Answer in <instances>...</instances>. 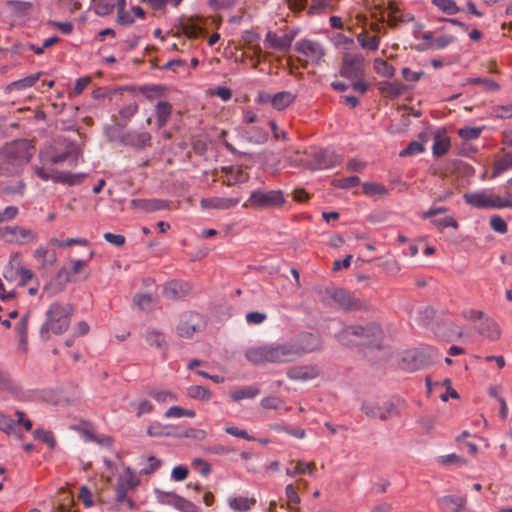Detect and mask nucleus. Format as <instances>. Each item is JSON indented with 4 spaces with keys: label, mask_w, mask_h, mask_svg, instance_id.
I'll use <instances>...</instances> for the list:
<instances>
[{
    "label": "nucleus",
    "mask_w": 512,
    "mask_h": 512,
    "mask_svg": "<svg viewBox=\"0 0 512 512\" xmlns=\"http://www.w3.org/2000/svg\"><path fill=\"white\" fill-rule=\"evenodd\" d=\"M80 150L74 146H69L63 153H51L50 151H41L39 154L41 166H36L34 171L43 181L52 180L56 183L69 186L77 185L83 182L85 174H73L69 172H60L53 168L54 165L67 162L68 166L74 167L78 163Z\"/></svg>",
    "instance_id": "obj_1"
},
{
    "label": "nucleus",
    "mask_w": 512,
    "mask_h": 512,
    "mask_svg": "<svg viewBox=\"0 0 512 512\" xmlns=\"http://www.w3.org/2000/svg\"><path fill=\"white\" fill-rule=\"evenodd\" d=\"M295 351L290 341L272 342L251 347L245 353L246 359L255 365L285 364L296 361Z\"/></svg>",
    "instance_id": "obj_2"
},
{
    "label": "nucleus",
    "mask_w": 512,
    "mask_h": 512,
    "mask_svg": "<svg viewBox=\"0 0 512 512\" xmlns=\"http://www.w3.org/2000/svg\"><path fill=\"white\" fill-rule=\"evenodd\" d=\"M29 161L27 145L23 141L7 144L0 150V176L13 175Z\"/></svg>",
    "instance_id": "obj_3"
},
{
    "label": "nucleus",
    "mask_w": 512,
    "mask_h": 512,
    "mask_svg": "<svg viewBox=\"0 0 512 512\" xmlns=\"http://www.w3.org/2000/svg\"><path fill=\"white\" fill-rule=\"evenodd\" d=\"M72 308L70 305H62L54 302L46 311V320L40 329V335L43 339L49 338V333L62 334L70 324Z\"/></svg>",
    "instance_id": "obj_4"
},
{
    "label": "nucleus",
    "mask_w": 512,
    "mask_h": 512,
    "mask_svg": "<svg viewBox=\"0 0 512 512\" xmlns=\"http://www.w3.org/2000/svg\"><path fill=\"white\" fill-rule=\"evenodd\" d=\"M382 337V330L377 324L362 326H347L338 334V340L344 345L362 343L367 345H376Z\"/></svg>",
    "instance_id": "obj_5"
},
{
    "label": "nucleus",
    "mask_w": 512,
    "mask_h": 512,
    "mask_svg": "<svg viewBox=\"0 0 512 512\" xmlns=\"http://www.w3.org/2000/svg\"><path fill=\"white\" fill-rule=\"evenodd\" d=\"M464 201L477 209H501L512 208V201L485 191L468 192L463 195Z\"/></svg>",
    "instance_id": "obj_6"
},
{
    "label": "nucleus",
    "mask_w": 512,
    "mask_h": 512,
    "mask_svg": "<svg viewBox=\"0 0 512 512\" xmlns=\"http://www.w3.org/2000/svg\"><path fill=\"white\" fill-rule=\"evenodd\" d=\"M139 483L140 480L138 476L135 473H133L129 467H127L124 473L117 480L115 488V497L117 504L125 509H133L134 502L131 498L127 497V492L137 487Z\"/></svg>",
    "instance_id": "obj_7"
},
{
    "label": "nucleus",
    "mask_w": 512,
    "mask_h": 512,
    "mask_svg": "<svg viewBox=\"0 0 512 512\" xmlns=\"http://www.w3.org/2000/svg\"><path fill=\"white\" fill-rule=\"evenodd\" d=\"M285 203L286 199L281 190H255L251 192L250 197L243 204V207L278 208L283 206Z\"/></svg>",
    "instance_id": "obj_8"
},
{
    "label": "nucleus",
    "mask_w": 512,
    "mask_h": 512,
    "mask_svg": "<svg viewBox=\"0 0 512 512\" xmlns=\"http://www.w3.org/2000/svg\"><path fill=\"white\" fill-rule=\"evenodd\" d=\"M37 233L32 229L23 226L13 225L0 228V240L17 246H24L34 243Z\"/></svg>",
    "instance_id": "obj_9"
},
{
    "label": "nucleus",
    "mask_w": 512,
    "mask_h": 512,
    "mask_svg": "<svg viewBox=\"0 0 512 512\" xmlns=\"http://www.w3.org/2000/svg\"><path fill=\"white\" fill-rule=\"evenodd\" d=\"M398 403H401L399 400L397 403L394 401H365L362 403L361 410L362 412L371 419H379V420H387L392 416H397L400 414L398 409Z\"/></svg>",
    "instance_id": "obj_10"
},
{
    "label": "nucleus",
    "mask_w": 512,
    "mask_h": 512,
    "mask_svg": "<svg viewBox=\"0 0 512 512\" xmlns=\"http://www.w3.org/2000/svg\"><path fill=\"white\" fill-rule=\"evenodd\" d=\"M295 50L306 58V63L319 65L325 56L322 44L309 39H303L295 44Z\"/></svg>",
    "instance_id": "obj_11"
},
{
    "label": "nucleus",
    "mask_w": 512,
    "mask_h": 512,
    "mask_svg": "<svg viewBox=\"0 0 512 512\" xmlns=\"http://www.w3.org/2000/svg\"><path fill=\"white\" fill-rule=\"evenodd\" d=\"M340 74L348 79H361L364 76V58L360 55L346 54L343 58Z\"/></svg>",
    "instance_id": "obj_12"
},
{
    "label": "nucleus",
    "mask_w": 512,
    "mask_h": 512,
    "mask_svg": "<svg viewBox=\"0 0 512 512\" xmlns=\"http://www.w3.org/2000/svg\"><path fill=\"white\" fill-rule=\"evenodd\" d=\"M107 135L110 141H118L123 145L137 148H144L151 142V135L148 132L129 131L117 138L110 132Z\"/></svg>",
    "instance_id": "obj_13"
},
{
    "label": "nucleus",
    "mask_w": 512,
    "mask_h": 512,
    "mask_svg": "<svg viewBox=\"0 0 512 512\" xmlns=\"http://www.w3.org/2000/svg\"><path fill=\"white\" fill-rule=\"evenodd\" d=\"M290 343L296 353V360L307 353L317 350L321 346L320 339L311 333L303 334L298 338L291 340Z\"/></svg>",
    "instance_id": "obj_14"
},
{
    "label": "nucleus",
    "mask_w": 512,
    "mask_h": 512,
    "mask_svg": "<svg viewBox=\"0 0 512 512\" xmlns=\"http://www.w3.org/2000/svg\"><path fill=\"white\" fill-rule=\"evenodd\" d=\"M338 163H340V158L337 154L331 151L319 150L313 154L310 165L314 170H325L336 166Z\"/></svg>",
    "instance_id": "obj_15"
},
{
    "label": "nucleus",
    "mask_w": 512,
    "mask_h": 512,
    "mask_svg": "<svg viewBox=\"0 0 512 512\" xmlns=\"http://www.w3.org/2000/svg\"><path fill=\"white\" fill-rule=\"evenodd\" d=\"M320 374V369L316 365H304L291 367L287 370L286 375L293 381H309L317 378Z\"/></svg>",
    "instance_id": "obj_16"
},
{
    "label": "nucleus",
    "mask_w": 512,
    "mask_h": 512,
    "mask_svg": "<svg viewBox=\"0 0 512 512\" xmlns=\"http://www.w3.org/2000/svg\"><path fill=\"white\" fill-rule=\"evenodd\" d=\"M295 37L294 33H285L281 36L277 35V33L269 31L265 37V43L268 47L286 52L290 49L293 39Z\"/></svg>",
    "instance_id": "obj_17"
},
{
    "label": "nucleus",
    "mask_w": 512,
    "mask_h": 512,
    "mask_svg": "<svg viewBox=\"0 0 512 512\" xmlns=\"http://www.w3.org/2000/svg\"><path fill=\"white\" fill-rule=\"evenodd\" d=\"M190 291L191 286L189 283L180 280H172L163 286V294L170 300L181 299L187 296Z\"/></svg>",
    "instance_id": "obj_18"
},
{
    "label": "nucleus",
    "mask_w": 512,
    "mask_h": 512,
    "mask_svg": "<svg viewBox=\"0 0 512 512\" xmlns=\"http://www.w3.org/2000/svg\"><path fill=\"white\" fill-rule=\"evenodd\" d=\"M240 202L239 198H228V197H208L203 198L200 201V206L203 209H216V210H228L235 207Z\"/></svg>",
    "instance_id": "obj_19"
},
{
    "label": "nucleus",
    "mask_w": 512,
    "mask_h": 512,
    "mask_svg": "<svg viewBox=\"0 0 512 512\" xmlns=\"http://www.w3.org/2000/svg\"><path fill=\"white\" fill-rule=\"evenodd\" d=\"M467 502L465 495H444L437 499L438 507L447 512H460Z\"/></svg>",
    "instance_id": "obj_20"
},
{
    "label": "nucleus",
    "mask_w": 512,
    "mask_h": 512,
    "mask_svg": "<svg viewBox=\"0 0 512 512\" xmlns=\"http://www.w3.org/2000/svg\"><path fill=\"white\" fill-rule=\"evenodd\" d=\"M132 209L141 212H155L167 207V203L160 199H133L130 202Z\"/></svg>",
    "instance_id": "obj_21"
},
{
    "label": "nucleus",
    "mask_w": 512,
    "mask_h": 512,
    "mask_svg": "<svg viewBox=\"0 0 512 512\" xmlns=\"http://www.w3.org/2000/svg\"><path fill=\"white\" fill-rule=\"evenodd\" d=\"M22 268V256L19 252L12 253L8 264L3 270V277L9 282L15 281L19 277Z\"/></svg>",
    "instance_id": "obj_22"
},
{
    "label": "nucleus",
    "mask_w": 512,
    "mask_h": 512,
    "mask_svg": "<svg viewBox=\"0 0 512 512\" xmlns=\"http://www.w3.org/2000/svg\"><path fill=\"white\" fill-rule=\"evenodd\" d=\"M70 274L65 268H61L57 272V281H51L47 285L44 286L42 294H47L48 297H51L64 289V285L69 282Z\"/></svg>",
    "instance_id": "obj_23"
},
{
    "label": "nucleus",
    "mask_w": 512,
    "mask_h": 512,
    "mask_svg": "<svg viewBox=\"0 0 512 512\" xmlns=\"http://www.w3.org/2000/svg\"><path fill=\"white\" fill-rule=\"evenodd\" d=\"M158 500L160 503L173 506L180 511L186 512L191 507V503L189 501L173 492H159Z\"/></svg>",
    "instance_id": "obj_24"
},
{
    "label": "nucleus",
    "mask_w": 512,
    "mask_h": 512,
    "mask_svg": "<svg viewBox=\"0 0 512 512\" xmlns=\"http://www.w3.org/2000/svg\"><path fill=\"white\" fill-rule=\"evenodd\" d=\"M222 171L226 174V179L223 183L227 186L244 183L249 179L248 173L239 166L224 167Z\"/></svg>",
    "instance_id": "obj_25"
},
{
    "label": "nucleus",
    "mask_w": 512,
    "mask_h": 512,
    "mask_svg": "<svg viewBox=\"0 0 512 512\" xmlns=\"http://www.w3.org/2000/svg\"><path fill=\"white\" fill-rule=\"evenodd\" d=\"M477 329L482 336L488 338L491 341L498 340L501 335V330L498 324L489 317H484Z\"/></svg>",
    "instance_id": "obj_26"
},
{
    "label": "nucleus",
    "mask_w": 512,
    "mask_h": 512,
    "mask_svg": "<svg viewBox=\"0 0 512 512\" xmlns=\"http://www.w3.org/2000/svg\"><path fill=\"white\" fill-rule=\"evenodd\" d=\"M316 463L315 462H305L303 460H298L295 462V466L293 468H286V475L289 477H295L299 474L307 473L308 475L314 477L316 475Z\"/></svg>",
    "instance_id": "obj_27"
},
{
    "label": "nucleus",
    "mask_w": 512,
    "mask_h": 512,
    "mask_svg": "<svg viewBox=\"0 0 512 512\" xmlns=\"http://www.w3.org/2000/svg\"><path fill=\"white\" fill-rule=\"evenodd\" d=\"M198 316L195 314L185 315L177 326V333L180 337L189 338L196 331L195 321Z\"/></svg>",
    "instance_id": "obj_28"
},
{
    "label": "nucleus",
    "mask_w": 512,
    "mask_h": 512,
    "mask_svg": "<svg viewBox=\"0 0 512 512\" xmlns=\"http://www.w3.org/2000/svg\"><path fill=\"white\" fill-rule=\"evenodd\" d=\"M256 500L255 498H249L246 496H237V497H230L227 500L228 506L234 510L239 512H247L250 511L253 506L255 505Z\"/></svg>",
    "instance_id": "obj_29"
},
{
    "label": "nucleus",
    "mask_w": 512,
    "mask_h": 512,
    "mask_svg": "<svg viewBox=\"0 0 512 512\" xmlns=\"http://www.w3.org/2000/svg\"><path fill=\"white\" fill-rule=\"evenodd\" d=\"M156 112V125L161 129L168 122L172 114V105L167 101H159L155 107Z\"/></svg>",
    "instance_id": "obj_30"
},
{
    "label": "nucleus",
    "mask_w": 512,
    "mask_h": 512,
    "mask_svg": "<svg viewBox=\"0 0 512 512\" xmlns=\"http://www.w3.org/2000/svg\"><path fill=\"white\" fill-rule=\"evenodd\" d=\"M379 91L384 97L396 98L404 92V86L398 82H381Z\"/></svg>",
    "instance_id": "obj_31"
},
{
    "label": "nucleus",
    "mask_w": 512,
    "mask_h": 512,
    "mask_svg": "<svg viewBox=\"0 0 512 512\" xmlns=\"http://www.w3.org/2000/svg\"><path fill=\"white\" fill-rule=\"evenodd\" d=\"M295 99V95L288 91L276 93L272 98V105L277 110L288 107Z\"/></svg>",
    "instance_id": "obj_32"
},
{
    "label": "nucleus",
    "mask_w": 512,
    "mask_h": 512,
    "mask_svg": "<svg viewBox=\"0 0 512 512\" xmlns=\"http://www.w3.org/2000/svg\"><path fill=\"white\" fill-rule=\"evenodd\" d=\"M331 297L334 299L336 303H338L341 307L349 309L354 306V301L349 292L343 289H334L331 292Z\"/></svg>",
    "instance_id": "obj_33"
},
{
    "label": "nucleus",
    "mask_w": 512,
    "mask_h": 512,
    "mask_svg": "<svg viewBox=\"0 0 512 512\" xmlns=\"http://www.w3.org/2000/svg\"><path fill=\"white\" fill-rule=\"evenodd\" d=\"M41 72L31 74L8 85V90H23L32 87L40 78Z\"/></svg>",
    "instance_id": "obj_34"
},
{
    "label": "nucleus",
    "mask_w": 512,
    "mask_h": 512,
    "mask_svg": "<svg viewBox=\"0 0 512 512\" xmlns=\"http://www.w3.org/2000/svg\"><path fill=\"white\" fill-rule=\"evenodd\" d=\"M450 148V139L446 136L437 134L434 137V144L432 147L433 155L435 157H441L445 155Z\"/></svg>",
    "instance_id": "obj_35"
},
{
    "label": "nucleus",
    "mask_w": 512,
    "mask_h": 512,
    "mask_svg": "<svg viewBox=\"0 0 512 512\" xmlns=\"http://www.w3.org/2000/svg\"><path fill=\"white\" fill-rule=\"evenodd\" d=\"M362 190L363 193L367 196H374V195H380V196H386L388 195V188L381 184L376 182H365L362 184Z\"/></svg>",
    "instance_id": "obj_36"
},
{
    "label": "nucleus",
    "mask_w": 512,
    "mask_h": 512,
    "mask_svg": "<svg viewBox=\"0 0 512 512\" xmlns=\"http://www.w3.org/2000/svg\"><path fill=\"white\" fill-rule=\"evenodd\" d=\"M260 393V390L254 386H248L236 389L230 392V397L234 401H240L246 398H254Z\"/></svg>",
    "instance_id": "obj_37"
},
{
    "label": "nucleus",
    "mask_w": 512,
    "mask_h": 512,
    "mask_svg": "<svg viewBox=\"0 0 512 512\" xmlns=\"http://www.w3.org/2000/svg\"><path fill=\"white\" fill-rule=\"evenodd\" d=\"M147 433L150 436H155V437H159V436H174V437H176V432H173V428L171 426L163 425L158 422L152 423L147 428Z\"/></svg>",
    "instance_id": "obj_38"
},
{
    "label": "nucleus",
    "mask_w": 512,
    "mask_h": 512,
    "mask_svg": "<svg viewBox=\"0 0 512 512\" xmlns=\"http://www.w3.org/2000/svg\"><path fill=\"white\" fill-rule=\"evenodd\" d=\"M357 41L363 49L376 51L379 48L380 37L379 36H367L365 33L357 35Z\"/></svg>",
    "instance_id": "obj_39"
},
{
    "label": "nucleus",
    "mask_w": 512,
    "mask_h": 512,
    "mask_svg": "<svg viewBox=\"0 0 512 512\" xmlns=\"http://www.w3.org/2000/svg\"><path fill=\"white\" fill-rule=\"evenodd\" d=\"M512 168V153H505L500 159H498L493 166V177H496L504 171Z\"/></svg>",
    "instance_id": "obj_40"
},
{
    "label": "nucleus",
    "mask_w": 512,
    "mask_h": 512,
    "mask_svg": "<svg viewBox=\"0 0 512 512\" xmlns=\"http://www.w3.org/2000/svg\"><path fill=\"white\" fill-rule=\"evenodd\" d=\"M431 3L447 15H455L460 11L454 0H431Z\"/></svg>",
    "instance_id": "obj_41"
},
{
    "label": "nucleus",
    "mask_w": 512,
    "mask_h": 512,
    "mask_svg": "<svg viewBox=\"0 0 512 512\" xmlns=\"http://www.w3.org/2000/svg\"><path fill=\"white\" fill-rule=\"evenodd\" d=\"M466 84L482 85L484 90L487 92H495L500 89V85L497 82H495L494 80L489 79V78H480V77L469 78V79H467Z\"/></svg>",
    "instance_id": "obj_42"
},
{
    "label": "nucleus",
    "mask_w": 512,
    "mask_h": 512,
    "mask_svg": "<svg viewBox=\"0 0 512 512\" xmlns=\"http://www.w3.org/2000/svg\"><path fill=\"white\" fill-rule=\"evenodd\" d=\"M145 338H146L147 343L151 347L161 349L166 345L165 336L160 331L149 330V331H147Z\"/></svg>",
    "instance_id": "obj_43"
},
{
    "label": "nucleus",
    "mask_w": 512,
    "mask_h": 512,
    "mask_svg": "<svg viewBox=\"0 0 512 512\" xmlns=\"http://www.w3.org/2000/svg\"><path fill=\"white\" fill-rule=\"evenodd\" d=\"M34 257L40 261L42 266L52 265L56 258L53 254L49 253V250L44 246H38L34 251Z\"/></svg>",
    "instance_id": "obj_44"
},
{
    "label": "nucleus",
    "mask_w": 512,
    "mask_h": 512,
    "mask_svg": "<svg viewBox=\"0 0 512 512\" xmlns=\"http://www.w3.org/2000/svg\"><path fill=\"white\" fill-rule=\"evenodd\" d=\"M335 8V0H312L309 8L310 14L321 13L325 10H333Z\"/></svg>",
    "instance_id": "obj_45"
},
{
    "label": "nucleus",
    "mask_w": 512,
    "mask_h": 512,
    "mask_svg": "<svg viewBox=\"0 0 512 512\" xmlns=\"http://www.w3.org/2000/svg\"><path fill=\"white\" fill-rule=\"evenodd\" d=\"M374 68L383 77L391 78L395 74V68L383 59H376L374 61Z\"/></svg>",
    "instance_id": "obj_46"
},
{
    "label": "nucleus",
    "mask_w": 512,
    "mask_h": 512,
    "mask_svg": "<svg viewBox=\"0 0 512 512\" xmlns=\"http://www.w3.org/2000/svg\"><path fill=\"white\" fill-rule=\"evenodd\" d=\"M147 394L159 403H167L177 400V396L169 390H149Z\"/></svg>",
    "instance_id": "obj_47"
},
{
    "label": "nucleus",
    "mask_w": 512,
    "mask_h": 512,
    "mask_svg": "<svg viewBox=\"0 0 512 512\" xmlns=\"http://www.w3.org/2000/svg\"><path fill=\"white\" fill-rule=\"evenodd\" d=\"M196 415L194 410L184 409L179 406H172L165 412L166 418H181V417H188V418H194Z\"/></svg>",
    "instance_id": "obj_48"
},
{
    "label": "nucleus",
    "mask_w": 512,
    "mask_h": 512,
    "mask_svg": "<svg viewBox=\"0 0 512 512\" xmlns=\"http://www.w3.org/2000/svg\"><path fill=\"white\" fill-rule=\"evenodd\" d=\"M250 142L255 144H263L268 140V133L259 127H253L246 132Z\"/></svg>",
    "instance_id": "obj_49"
},
{
    "label": "nucleus",
    "mask_w": 512,
    "mask_h": 512,
    "mask_svg": "<svg viewBox=\"0 0 512 512\" xmlns=\"http://www.w3.org/2000/svg\"><path fill=\"white\" fill-rule=\"evenodd\" d=\"M285 495L287 499V504L291 510H293L294 506L298 505L301 502L297 487L294 484H288L285 487Z\"/></svg>",
    "instance_id": "obj_50"
},
{
    "label": "nucleus",
    "mask_w": 512,
    "mask_h": 512,
    "mask_svg": "<svg viewBox=\"0 0 512 512\" xmlns=\"http://www.w3.org/2000/svg\"><path fill=\"white\" fill-rule=\"evenodd\" d=\"M176 437L202 441L207 437V432L203 429L189 428L183 432H176Z\"/></svg>",
    "instance_id": "obj_51"
},
{
    "label": "nucleus",
    "mask_w": 512,
    "mask_h": 512,
    "mask_svg": "<svg viewBox=\"0 0 512 512\" xmlns=\"http://www.w3.org/2000/svg\"><path fill=\"white\" fill-rule=\"evenodd\" d=\"M187 394L189 397L193 399L209 400L211 398L210 391L205 387L199 385L189 387L187 389Z\"/></svg>",
    "instance_id": "obj_52"
},
{
    "label": "nucleus",
    "mask_w": 512,
    "mask_h": 512,
    "mask_svg": "<svg viewBox=\"0 0 512 512\" xmlns=\"http://www.w3.org/2000/svg\"><path fill=\"white\" fill-rule=\"evenodd\" d=\"M455 37L451 34H442L440 36L435 37L431 44V49L433 50H441L445 49L452 43H454Z\"/></svg>",
    "instance_id": "obj_53"
},
{
    "label": "nucleus",
    "mask_w": 512,
    "mask_h": 512,
    "mask_svg": "<svg viewBox=\"0 0 512 512\" xmlns=\"http://www.w3.org/2000/svg\"><path fill=\"white\" fill-rule=\"evenodd\" d=\"M134 303L142 310H150L154 306L155 301L151 295L137 294L134 297Z\"/></svg>",
    "instance_id": "obj_54"
},
{
    "label": "nucleus",
    "mask_w": 512,
    "mask_h": 512,
    "mask_svg": "<svg viewBox=\"0 0 512 512\" xmlns=\"http://www.w3.org/2000/svg\"><path fill=\"white\" fill-rule=\"evenodd\" d=\"M425 148L424 145L419 141H412L409 143V145L403 149L399 155L401 157H407V156H414L417 154H420L424 152Z\"/></svg>",
    "instance_id": "obj_55"
},
{
    "label": "nucleus",
    "mask_w": 512,
    "mask_h": 512,
    "mask_svg": "<svg viewBox=\"0 0 512 512\" xmlns=\"http://www.w3.org/2000/svg\"><path fill=\"white\" fill-rule=\"evenodd\" d=\"M482 130V127H464L459 129L458 135L464 140H474L480 136Z\"/></svg>",
    "instance_id": "obj_56"
},
{
    "label": "nucleus",
    "mask_w": 512,
    "mask_h": 512,
    "mask_svg": "<svg viewBox=\"0 0 512 512\" xmlns=\"http://www.w3.org/2000/svg\"><path fill=\"white\" fill-rule=\"evenodd\" d=\"M333 183L334 186L337 188L348 189L359 185L360 178L358 176H350L342 179H337Z\"/></svg>",
    "instance_id": "obj_57"
},
{
    "label": "nucleus",
    "mask_w": 512,
    "mask_h": 512,
    "mask_svg": "<svg viewBox=\"0 0 512 512\" xmlns=\"http://www.w3.org/2000/svg\"><path fill=\"white\" fill-rule=\"evenodd\" d=\"M182 32L189 38H198L203 32V29L195 23H187L182 25Z\"/></svg>",
    "instance_id": "obj_58"
},
{
    "label": "nucleus",
    "mask_w": 512,
    "mask_h": 512,
    "mask_svg": "<svg viewBox=\"0 0 512 512\" xmlns=\"http://www.w3.org/2000/svg\"><path fill=\"white\" fill-rule=\"evenodd\" d=\"M163 90V87L160 85H150L140 88L142 94L146 96L148 99H154L156 97L161 96L163 94Z\"/></svg>",
    "instance_id": "obj_59"
},
{
    "label": "nucleus",
    "mask_w": 512,
    "mask_h": 512,
    "mask_svg": "<svg viewBox=\"0 0 512 512\" xmlns=\"http://www.w3.org/2000/svg\"><path fill=\"white\" fill-rule=\"evenodd\" d=\"M431 223L439 227L440 229H444L447 227H452L455 229L458 228V222L452 216H445L443 218L433 219Z\"/></svg>",
    "instance_id": "obj_60"
},
{
    "label": "nucleus",
    "mask_w": 512,
    "mask_h": 512,
    "mask_svg": "<svg viewBox=\"0 0 512 512\" xmlns=\"http://www.w3.org/2000/svg\"><path fill=\"white\" fill-rule=\"evenodd\" d=\"M493 113L498 118H502V119L512 118V103L506 104V105L494 106Z\"/></svg>",
    "instance_id": "obj_61"
},
{
    "label": "nucleus",
    "mask_w": 512,
    "mask_h": 512,
    "mask_svg": "<svg viewBox=\"0 0 512 512\" xmlns=\"http://www.w3.org/2000/svg\"><path fill=\"white\" fill-rule=\"evenodd\" d=\"M34 437L46 443L49 447L55 446V439L50 431L37 429L33 432Z\"/></svg>",
    "instance_id": "obj_62"
},
{
    "label": "nucleus",
    "mask_w": 512,
    "mask_h": 512,
    "mask_svg": "<svg viewBox=\"0 0 512 512\" xmlns=\"http://www.w3.org/2000/svg\"><path fill=\"white\" fill-rule=\"evenodd\" d=\"M246 322L250 325L262 324L266 319L267 315L263 312L252 311L246 314Z\"/></svg>",
    "instance_id": "obj_63"
},
{
    "label": "nucleus",
    "mask_w": 512,
    "mask_h": 512,
    "mask_svg": "<svg viewBox=\"0 0 512 512\" xmlns=\"http://www.w3.org/2000/svg\"><path fill=\"white\" fill-rule=\"evenodd\" d=\"M490 226L498 233L503 234L507 232V224L500 216H492L490 218Z\"/></svg>",
    "instance_id": "obj_64"
}]
</instances>
